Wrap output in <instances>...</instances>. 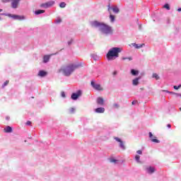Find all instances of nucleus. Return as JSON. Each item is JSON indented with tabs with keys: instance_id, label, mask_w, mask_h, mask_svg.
Instances as JSON below:
<instances>
[{
	"instance_id": "18",
	"label": "nucleus",
	"mask_w": 181,
	"mask_h": 181,
	"mask_svg": "<svg viewBox=\"0 0 181 181\" xmlns=\"http://www.w3.org/2000/svg\"><path fill=\"white\" fill-rule=\"evenodd\" d=\"M47 72L45 71H40L38 76H40V77H45V76H47Z\"/></svg>"
},
{
	"instance_id": "17",
	"label": "nucleus",
	"mask_w": 181,
	"mask_h": 181,
	"mask_svg": "<svg viewBox=\"0 0 181 181\" xmlns=\"http://www.w3.org/2000/svg\"><path fill=\"white\" fill-rule=\"evenodd\" d=\"M97 103L99 105H104V99L103 98H98Z\"/></svg>"
},
{
	"instance_id": "5",
	"label": "nucleus",
	"mask_w": 181,
	"mask_h": 181,
	"mask_svg": "<svg viewBox=\"0 0 181 181\" xmlns=\"http://www.w3.org/2000/svg\"><path fill=\"white\" fill-rule=\"evenodd\" d=\"M1 15H5V16H8V18H12L15 21H23V19H25L24 16H18V15H13L11 13H1Z\"/></svg>"
},
{
	"instance_id": "31",
	"label": "nucleus",
	"mask_w": 181,
	"mask_h": 181,
	"mask_svg": "<svg viewBox=\"0 0 181 181\" xmlns=\"http://www.w3.org/2000/svg\"><path fill=\"white\" fill-rule=\"evenodd\" d=\"M56 23H62V18H58L56 21H55Z\"/></svg>"
},
{
	"instance_id": "46",
	"label": "nucleus",
	"mask_w": 181,
	"mask_h": 181,
	"mask_svg": "<svg viewBox=\"0 0 181 181\" xmlns=\"http://www.w3.org/2000/svg\"><path fill=\"white\" fill-rule=\"evenodd\" d=\"M1 19H2V18L0 17V21H1Z\"/></svg>"
},
{
	"instance_id": "28",
	"label": "nucleus",
	"mask_w": 181,
	"mask_h": 181,
	"mask_svg": "<svg viewBox=\"0 0 181 181\" xmlns=\"http://www.w3.org/2000/svg\"><path fill=\"white\" fill-rule=\"evenodd\" d=\"M153 78H156V80H159V75H158L157 74H153L152 76Z\"/></svg>"
},
{
	"instance_id": "29",
	"label": "nucleus",
	"mask_w": 181,
	"mask_h": 181,
	"mask_svg": "<svg viewBox=\"0 0 181 181\" xmlns=\"http://www.w3.org/2000/svg\"><path fill=\"white\" fill-rule=\"evenodd\" d=\"M59 7L60 8H66V3L65 2H61L59 4Z\"/></svg>"
},
{
	"instance_id": "4",
	"label": "nucleus",
	"mask_w": 181,
	"mask_h": 181,
	"mask_svg": "<svg viewBox=\"0 0 181 181\" xmlns=\"http://www.w3.org/2000/svg\"><path fill=\"white\" fill-rule=\"evenodd\" d=\"M11 8L13 9H18L21 0H1V2H3V4H8V2H11Z\"/></svg>"
},
{
	"instance_id": "1",
	"label": "nucleus",
	"mask_w": 181,
	"mask_h": 181,
	"mask_svg": "<svg viewBox=\"0 0 181 181\" xmlns=\"http://www.w3.org/2000/svg\"><path fill=\"white\" fill-rule=\"evenodd\" d=\"M90 25L92 28H98L100 33H102V35H105V36H110V35H112L114 32V30H112V27L104 23H100L95 21L90 22Z\"/></svg>"
},
{
	"instance_id": "38",
	"label": "nucleus",
	"mask_w": 181,
	"mask_h": 181,
	"mask_svg": "<svg viewBox=\"0 0 181 181\" xmlns=\"http://www.w3.org/2000/svg\"><path fill=\"white\" fill-rule=\"evenodd\" d=\"M61 95L64 98L66 97V93H64V92H62Z\"/></svg>"
},
{
	"instance_id": "7",
	"label": "nucleus",
	"mask_w": 181,
	"mask_h": 181,
	"mask_svg": "<svg viewBox=\"0 0 181 181\" xmlns=\"http://www.w3.org/2000/svg\"><path fill=\"white\" fill-rule=\"evenodd\" d=\"M54 4V1H47V3L42 4L40 5L41 8H45V9H47V8H50V6H53Z\"/></svg>"
},
{
	"instance_id": "25",
	"label": "nucleus",
	"mask_w": 181,
	"mask_h": 181,
	"mask_svg": "<svg viewBox=\"0 0 181 181\" xmlns=\"http://www.w3.org/2000/svg\"><path fill=\"white\" fill-rule=\"evenodd\" d=\"M91 57H92V59H93V60H95V61L98 60V56L95 54H92Z\"/></svg>"
},
{
	"instance_id": "6",
	"label": "nucleus",
	"mask_w": 181,
	"mask_h": 181,
	"mask_svg": "<svg viewBox=\"0 0 181 181\" xmlns=\"http://www.w3.org/2000/svg\"><path fill=\"white\" fill-rule=\"evenodd\" d=\"M90 86L94 88L95 90H97V91H103V88L101 87V85L98 83H95L94 81H92L90 82Z\"/></svg>"
},
{
	"instance_id": "14",
	"label": "nucleus",
	"mask_w": 181,
	"mask_h": 181,
	"mask_svg": "<svg viewBox=\"0 0 181 181\" xmlns=\"http://www.w3.org/2000/svg\"><path fill=\"white\" fill-rule=\"evenodd\" d=\"M140 79H141V76L135 78L134 79L132 80V84L134 86H138L139 84Z\"/></svg>"
},
{
	"instance_id": "10",
	"label": "nucleus",
	"mask_w": 181,
	"mask_h": 181,
	"mask_svg": "<svg viewBox=\"0 0 181 181\" xmlns=\"http://www.w3.org/2000/svg\"><path fill=\"white\" fill-rule=\"evenodd\" d=\"M115 141H117V142H119V148H121V149H122L123 151H125L126 147L125 145H124V141H122V140H121V139L118 138V137H115Z\"/></svg>"
},
{
	"instance_id": "15",
	"label": "nucleus",
	"mask_w": 181,
	"mask_h": 181,
	"mask_svg": "<svg viewBox=\"0 0 181 181\" xmlns=\"http://www.w3.org/2000/svg\"><path fill=\"white\" fill-rule=\"evenodd\" d=\"M144 44L138 45L136 43H132V46L135 47V49H141V47H144Z\"/></svg>"
},
{
	"instance_id": "9",
	"label": "nucleus",
	"mask_w": 181,
	"mask_h": 181,
	"mask_svg": "<svg viewBox=\"0 0 181 181\" xmlns=\"http://www.w3.org/2000/svg\"><path fill=\"white\" fill-rule=\"evenodd\" d=\"M81 94H83V92L81 90H79L76 93H72L71 98L72 100H77L78 97H81Z\"/></svg>"
},
{
	"instance_id": "45",
	"label": "nucleus",
	"mask_w": 181,
	"mask_h": 181,
	"mask_svg": "<svg viewBox=\"0 0 181 181\" xmlns=\"http://www.w3.org/2000/svg\"><path fill=\"white\" fill-rule=\"evenodd\" d=\"M114 74H117V72H114Z\"/></svg>"
},
{
	"instance_id": "44",
	"label": "nucleus",
	"mask_w": 181,
	"mask_h": 181,
	"mask_svg": "<svg viewBox=\"0 0 181 181\" xmlns=\"http://www.w3.org/2000/svg\"><path fill=\"white\" fill-rule=\"evenodd\" d=\"M6 119H9V117H7Z\"/></svg>"
},
{
	"instance_id": "26",
	"label": "nucleus",
	"mask_w": 181,
	"mask_h": 181,
	"mask_svg": "<svg viewBox=\"0 0 181 181\" xmlns=\"http://www.w3.org/2000/svg\"><path fill=\"white\" fill-rule=\"evenodd\" d=\"M122 60H129V62H131V60H132V57H122Z\"/></svg>"
},
{
	"instance_id": "37",
	"label": "nucleus",
	"mask_w": 181,
	"mask_h": 181,
	"mask_svg": "<svg viewBox=\"0 0 181 181\" xmlns=\"http://www.w3.org/2000/svg\"><path fill=\"white\" fill-rule=\"evenodd\" d=\"M136 153H138V155H142V151L138 150V151H136Z\"/></svg>"
},
{
	"instance_id": "42",
	"label": "nucleus",
	"mask_w": 181,
	"mask_h": 181,
	"mask_svg": "<svg viewBox=\"0 0 181 181\" xmlns=\"http://www.w3.org/2000/svg\"><path fill=\"white\" fill-rule=\"evenodd\" d=\"M178 12H181V8L177 9Z\"/></svg>"
},
{
	"instance_id": "43",
	"label": "nucleus",
	"mask_w": 181,
	"mask_h": 181,
	"mask_svg": "<svg viewBox=\"0 0 181 181\" xmlns=\"http://www.w3.org/2000/svg\"><path fill=\"white\" fill-rule=\"evenodd\" d=\"M2 11H3V10L0 8V12H2Z\"/></svg>"
},
{
	"instance_id": "11",
	"label": "nucleus",
	"mask_w": 181,
	"mask_h": 181,
	"mask_svg": "<svg viewBox=\"0 0 181 181\" xmlns=\"http://www.w3.org/2000/svg\"><path fill=\"white\" fill-rule=\"evenodd\" d=\"M148 136L151 140V142H155V144H159L160 142V141L156 139V136H153V134H152V132L148 133Z\"/></svg>"
},
{
	"instance_id": "41",
	"label": "nucleus",
	"mask_w": 181,
	"mask_h": 181,
	"mask_svg": "<svg viewBox=\"0 0 181 181\" xmlns=\"http://www.w3.org/2000/svg\"><path fill=\"white\" fill-rule=\"evenodd\" d=\"M167 127H168V128H171V127H172V125H170V124H168L167 125Z\"/></svg>"
},
{
	"instance_id": "12",
	"label": "nucleus",
	"mask_w": 181,
	"mask_h": 181,
	"mask_svg": "<svg viewBox=\"0 0 181 181\" xmlns=\"http://www.w3.org/2000/svg\"><path fill=\"white\" fill-rule=\"evenodd\" d=\"M111 9L112 10V11L115 13H119V8H118L117 6H115L113 7L110 6V5H108V12H110L111 11Z\"/></svg>"
},
{
	"instance_id": "33",
	"label": "nucleus",
	"mask_w": 181,
	"mask_h": 181,
	"mask_svg": "<svg viewBox=\"0 0 181 181\" xmlns=\"http://www.w3.org/2000/svg\"><path fill=\"white\" fill-rule=\"evenodd\" d=\"M113 108H119V105H118V103H114Z\"/></svg>"
},
{
	"instance_id": "20",
	"label": "nucleus",
	"mask_w": 181,
	"mask_h": 181,
	"mask_svg": "<svg viewBox=\"0 0 181 181\" xmlns=\"http://www.w3.org/2000/svg\"><path fill=\"white\" fill-rule=\"evenodd\" d=\"M131 74L132 76H138V74H139V71L135 70V69H132Z\"/></svg>"
},
{
	"instance_id": "22",
	"label": "nucleus",
	"mask_w": 181,
	"mask_h": 181,
	"mask_svg": "<svg viewBox=\"0 0 181 181\" xmlns=\"http://www.w3.org/2000/svg\"><path fill=\"white\" fill-rule=\"evenodd\" d=\"M110 19L112 23H114L115 22V16L112 14L110 15Z\"/></svg>"
},
{
	"instance_id": "30",
	"label": "nucleus",
	"mask_w": 181,
	"mask_h": 181,
	"mask_svg": "<svg viewBox=\"0 0 181 181\" xmlns=\"http://www.w3.org/2000/svg\"><path fill=\"white\" fill-rule=\"evenodd\" d=\"M162 91H163V93H168L169 94H177L176 93L170 92V91L167 90H163Z\"/></svg>"
},
{
	"instance_id": "2",
	"label": "nucleus",
	"mask_w": 181,
	"mask_h": 181,
	"mask_svg": "<svg viewBox=\"0 0 181 181\" xmlns=\"http://www.w3.org/2000/svg\"><path fill=\"white\" fill-rule=\"evenodd\" d=\"M78 67H81V64H68L61 67L59 73H62L65 77H70L74 71H76Z\"/></svg>"
},
{
	"instance_id": "19",
	"label": "nucleus",
	"mask_w": 181,
	"mask_h": 181,
	"mask_svg": "<svg viewBox=\"0 0 181 181\" xmlns=\"http://www.w3.org/2000/svg\"><path fill=\"white\" fill-rule=\"evenodd\" d=\"M109 161L110 162V163H115V165H117V163H118V160H117L112 157L109 158Z\"/></svg>"
},
{
	"instance_id": "39",
	"label": "nucleus",
	"mask_w": 181,
	"mask_h": 181,
	"mask_svg": "<svg viewBox=\"0 0 181 181\" xmlns=\"http://www.w3.org/2000/svg\"><path fill=\"white\" fill-rule=\"evenodd\" d=\"M137 103H138V101L134 100V101L132 103V105H135V104H136Z\"/></svg>"
},
{
	"instance_id": "13",
	"label": "nucleus",
	"mask_w": 181,
	"mask_h": 181,
	"mask_svg": "<svg viewBox=\"0 0 181 181\" xmlns=\"http://www.w3.org/2000/svg\"><path fill=\"white\" fill-rule=\"evenodd\" d=\"M105 109L104 107H98L95 110V112L98 114H104Z\"/></svg>"
},
{
	"instance_id": "34",
	"label": "nucleus",
	"mask_w": 181,
	"mask_h": 181,
	"mask_svg": "<svg viewBox=\"0 0 181 181\" xmlns=\"http://www.w3.org/2000/svg\"><path fill=\"white\" fill-rule=\"evenodd\" d=\"M7 84H9V81H6L4 83L2 87H6V85H7Z\"/></svg>"
},
{
	"instance_id": "21",
	"label": "nucleus",
	"mask_w": 181,
	"mask_h": 181,
	"mask_svg": "<svg viewBox=\"0 0 181 181\" xmlns=\"http://www.w3.org/2000/svg\"><path fill=\"white\" fill-rule=\"evenodd\" d=\"M5 132H6L7 134H9L11 132H12V127L7 126L5 129H4Z\"/></svg>"
},
{
	"instance_id": "35",
	"label": "nucleus",
	"mask_w": 181,
	"mask_h": 181,
	"mask_svg": "<svg viewBox=\"0 0 181 181\" xmlns=\"http://www.w3.org/2000/svg\"><path fill=\"white\" fill-rule=\"evenodd\" d=\"M180 87H181V85H179L178 86H174L173 88L175 90H179V88H180Z\"/></svg>"
},
{
	"instance_id": "16",
	"label": "nucleus",
	"mask_w": 181,
	"mask_h": 181,
	"mask_svg": "<svg viewBox=\"0 0 181 181\" xmlns=\"http://www.w3.org/2000/svg\"><path fill=\"white\" fill-rule=\"evenodd\" d=\"M49 60H50V55H45L43 57V63H48Z\"/></svg>"
},
{
	"instance_id": "27",
	"label": "nucleus",
	"mask_w": 181,
	"mask_h": 181,
	"mask_svg": "<svg viewBox=\"0 0 181 181\" xmlns=\"http://www.w3.org/2000/svg\"><path fill=\"white\" fill-rule=\"evenodd\" d=\"M163 8H165V9H167V11H170V6H169L168 4H165L163 6Z\"/></svg>"
},
{
	"instance_id": "24",
	"label": "nucleus",
	"mask_w": 181,
	"mask_h": 181,
	"mask_svg": "<svg viewBox=\"0 0 181 181\" xmlns=\"http://www.w3.org/2000/svg\"><path fill=\"white\" fill-rule=\"evenodd\" d=\"M35 15H40V13H45V10H37L35 11Z\"/></svg>"
},
{
	"instance_id": "36",
	"label": "nucleus",
	"mask_w": 181,
	"mask_h": 181,
	"mask_svg": "<svg viewBox=\"0 0 181 181\" xmlns=\"http://www.w3.org/2000/svg\"><path fill=\"white\" fill-rule=\"evenodd\" d=\"M74 111H76V109H74V107H71V108L70 109V112H71V114L74 113Z\"/></svg>"
},
{
	"instance_id": "3",
	"label": "nucleus",
	"mask_w": 181,
	"mask_h": 181,
	"mask_svg": "<svg viewBox=\"0 0 181 181\" xmlns=\"http://www.w3.org/2000/svg\"><path fill=\"white\" fill-rule=\"evenodd\" d=\"M122 52V49L119 47H112L108 51L106 55V57L108 61L115 60V59H117V57H119V53H121Z\"/></svg>"
},
{
	"instance_id": "8",
	"label": "nucleus",
	"mask_w": 181,
	"mask_h": 181,
	"mask_svg": "<svg viewBox=\"0 0 181 181\" xmlns=\"http://www.w3.org/2000/svg\"><path fill=\"white\" fill-rule=\"evenodd\" d=\"M145 170L148 175H153V173H155V172H156V169L155 168V167L153 166H147L145 168Z\"/></svg>"
},
{
	"instance_id": "40",
	"label": "nucleus",
	"mask_w": 181,
	"mask_h": 181,
	"mask_svg": "<svg viewBox=\"0 0 181 181\" xmlns=\"http://www.w3.org/2000/svg\"><path fill=\"white\" fill-rule=\"evenodd\" d=\"M31 124H32V122H30V121H28L26 122V125H31Z\"/></svg>"
},
{
	"instance_id": "23",
	"label": "nucleus",
	"mask_w": 181,
	"mask_h": 181,
	"mask_svg": "<svg viewBox=\"0 0 181 181\" xmlns=\"http://www.w3.org/2000/svg\"><path fill=\"white\" fill-rule=\"evenodd\" d=\"M141 156L139 155L135 156V160L137 162V163H141Z\"/></svg>"
},
{
	"instance_id": "32",
	"label": "nucleus",
	"mask_w": 181,
	"mask_h": 181,
	"mask_svg": "<svg viewBox=\"0 0 181 181\" xmlns=\"http://www.w3.org/2000/svg\"><path fill=\"white\" fill-rule=\"evenodd\" d=\"M74 40L71 39V40L68 41V46H71V45L73 44Z\"/></svg>"
}]
</instances>
